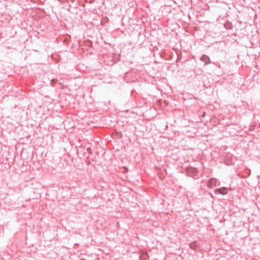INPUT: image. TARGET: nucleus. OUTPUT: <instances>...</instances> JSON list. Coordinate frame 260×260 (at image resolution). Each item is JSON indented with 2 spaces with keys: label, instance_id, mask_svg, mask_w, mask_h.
Here are the masks:
<instances>
[{
  "label": "nucleus",
  "instance_id": "f03ea898",
  "mask_svg": "<svg viewBox=\"0 0 260 260\" xmlns=\"http://www.w3.org/2000/svg\"><path fill=\"white\" fill-rule=\"evenodd\" d=\"M225 191V189L224 188H221L220 189H219V192L220 193H221V194H225L226 193V192L224 191Z\"/></svg>",
  "mask_w": 260,
  "mask_h": 260
},
{
  "label": "nucleus",
  "instance_id": "f257e3e1",
  "mask_svg": "<svg viewBox=\"0 0 260 260\" xmlns=\"http://www.w3.org/2000/svg\"><path fill=\"white\" fill-rule=\"evenodd\" d=\"M216 181L215 179H211L209 181L208 186L210 187H214L216 185Z\"/></svg>",
  "mask_w": 260,
  "mask_h": 260
},
{
  "label": "nucleus",
  "instance_id": "7ed1b4c3",
  "mask_svg": "<svg viewBox=\"0 0 260 260\" xmlns=\"http://www.w3.org/2000/svg\"><path fill=\"white\" fill-rule=\"evenodd\" d=\"M196 242H195L194 243H191L190 245V247H192L193 246L196 244Z\"/></svg>",
  "mask_w": 260,
  "mask_h": 260
}]
</instances>
